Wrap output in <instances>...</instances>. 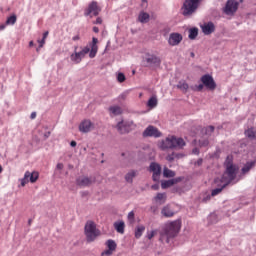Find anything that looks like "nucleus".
Here are the masks:
<instances>
[{"mask_svg": "<svg viewBox=\"0 0 256 256\" xmlns=\"http://www.w3.org/2000/svg\"><path fill=\"white\" fill-rule=\"evenodd\" d=\"M88 53H91V48L86 46L80 52H75V53L71 54L70 59H71V61H73V63H76V65H77V64L81 63V61H83L84 57Z\"/></svg>", "mask_w": 256, "mask_h": 256, "instance_id": "nucleus-9", "label": "nucleus"}, {"mask_svg": "<svg viewBox=\"0 0 256 256\" xmlns=\"http://www.w3.org/2000/svg\"><path fill=\"white\" fill-rule=\"evenodd\" d=\"M125 79H126L125 74H123L121 72L117 74L118 83H124Z\"/></svg>", "mask_w": 256, "mask_h": 256, "instance_id": "nucleus-40", "label": "nucleus"}, {"mask_svg": "<svg viewBox=\"0 0 256 256\" xmlns=\"http://www.w3.org/2000/svg\"><path fill=\"white\" fill-rule=\"evenodd\" d=\"M70 147H77V142L75 140L71 141Z\"/></svg>", "mask_w": 256, "mask_h": 256, "instance_id": "nucleus-51", "label": "nucleus"}, {"mask_svg": "<svg viewBox=\"0 0 256 256\" xmlns=\"http://www.w3.org/2000/svg\"><path fill=\"white\" fill-rule=\"evenodd\" d=\"M98 42H99V40L97 38L92 39L91 49H90V53H89L90 59L95 58V56L97 55V43Z\"/></svg>", "mask_w": 256, "mask_h": 256, "instance_id": "nucleus-22", "label": "nucleus"}, {"mask_svg": "<svg viewBox=\"0 0 256 256\" xmlns=\"http://www.w3.org/2000/svg\"><path fill=\"white\" fill-rule=\"evenodd\" d=\"M57 169H59V170L63 169V163H58L57 164Z\"/></svg>", "mask_w": 256, "mask_h": 256, "instance_id": "nucleus-56", "label": "nucleus"}, {"mask_svg": "<svg viewBox=\"0 0 256 256\" xmlns=\"http://www.w3.org/2000/svg\"><path fill=\"white\" fill-rule=\"evenodd\" d=\"M128 95H129V91H125V92H123L122 94L119 95L118 99L120 101H125V99H127Z\"/></svg>", "mask_w": 256, "mask_h": 256, "instance_id": "nucleus-41", "label": "nucleus"}, {"mask_svg": "<svg viewBox=\"0 0 256 256\" xmlns=\"http://www.w3.org/2000/svg\"><path fill=\"white\" fill-rule=\"evenodd\" d=\"M0 173H3V166L0 165Z\"/></svg>", "mask_w": 256, "mask_h": 256, "instance_id": "nucleus-61", "label": "nucleus"}, {"mask_svg": "<svg viewBox=\"0 0 256 256\" xmlns=\"http://www.w3.org/2000/svg\"><path fill=\"white\" fill-rule=\"evenodd\" d=\"M198 35H199V29L191 28L189 30V35H188L189 39H192V40L196 39Z\"/></svg>", "mask_w": 256, "mask_h": 256, "instance_id": "nucleus-35", "label": "nucleus"}, {"mask_svg": "<svg viewBox=\"0 0 256 256\" xmlns=\"http://www.w3.org/2000/svg\"><path fill=\"white\" fill-rule=\"evenodd\" d=\"M190 55H191V57H195V53H193V52Z\"/></svg>", "mask_w": 256, "mask_h": 256, "instance_id": "nucleus-62", "label": "nucleus"}, {"mask_svg": "<svg viewBox=\"0 0 256 256\" xmlns=\"http://www.w3.org/2000/svg\"><path fill=\"white\" fill-rule=\"evenodd\" d=\"M157 103H158V100H157V96H152L148 102H147V105L150 109H155V107H157Z\"/></svg>", "mask_w": 256, "mask_h": 256, "instance_id": "nucleus-32", "label": "nucleus"}, {"mask_svg": "<svg viewBox=\"0 0 256 256\" xmlns=\"http://www.w3.org/2000/svg\"><path fill=\"white\" fill-rule=\"evenodd\" d=\"M93 183H95L93 177L79 176L76 179V185H78V187H89V185H93Z\"/></svg>", "mask_w": 256, "mask_h": 256, "instance_id": "nucleus-14", "label": "nucleus"}, {"mask_svg": "<svg viewBox=\"0 0 256 256\" xmlns=\"http://www.w3.org/2000/svg\"><path fill=\"white\" fill-rule=\"evenodd\" d=\"M122 157H125V159H129V152H124L121 154Z\"/></svg>", "mask_w": 256, "mask_h": 256, "instance_id": "nucleus-49", "label": "nucleus"}, {"mask_svg": "<svg viewBox=\"0 0 256 256\" xmlns=\"http://www.w3.org/2000/svg\"><path fill=\"white\" fill-rule=\"evenodd\" d=\"M161 213L164 217H173L175 215V212L173 211V209H171L170 205H166L162 208Z\"/></svg>", "mask_w": 256, "mask_h": 256, "instance_id": "nucleus-24", "label": "nucleus"}, {"mask_svg": "<svg viewBox=\"0 0 256 256\" xmlns=\"http://www.w3.org/2000/svg\"><path fill=\"white\" fill-rule=\"evenodd\" d=\"M39 179V172L33 171L29 172L26 171L24 174V177L20 180L21 187H25L27 183H37V180Z\"/></svg>", "mask_w": 256, "mask_h": 256, "instance_id": "nucleus-8", "label": "nucleus"}, {"mask_svg": "<svg viewBox=\"0 0 256 256\" xmlns=\"http://www.w3.org/2000/svg\"><path fill=\"white\" fill-rule=\"evenodd\" d=\"M114 229H116L117 233H120L121 235H123V233H125V222L123 221L115 222Z\"/></svg>", "mask_w": 256, "mask_h": 256, "instance_id": "nucleus-25", "label": "nucleus"}, {"mask_svg": "<svg viewBox=\"0 0 256 256\" xmlns=\"http://www.w3.org/2000/svg\"><path fill=\"white\" fill-rule=\"evenodd\" d=\"M47 37H49V31H46L43 33V38L42 39H47Z\"/></svg>", "mask_w": 256, "mask_h": 256, "instance_id": "nucleus-50", "label": "nucleus"}, {"mask_svg": "<svg viewBox=\"0 0 256 256\" xmlns=\"http://www.w3.org/2000/svg\"><path fill=\"white\" fill-rule=\"evenodd\" d=\"M44 137H45V139H49V137H51V132H46L44 134Z\"/></svg>", "mask_w": 256, "mask_h": 256, "instance_id": "nucleus-54", "label": "nucleus"}, {"mask_svg": "<svg viewBox=\"0 0 256 256\" xmlns=\"http://www.w3.org/2000/svg\"><path fill=\"white\" fill-rule=\"evenodd\" d=\"M131 127H133V121H120L118 122L116 128L121 135H125V133H129L131 131Z\"/></svg>", "mask_w": 256, "mask_h": 256, "instance_id": "nucleus-13", "label": "nucleus"}, {"mask_svg": "<svg viewBox=\"0 0 256 256\" xmlns=\"http://www.w3.org/2000/svg\"><path fill=\"white\" fill-rule=\"evenodd\" d=\"M177 89H180L183 93H187L189 91V84L185 80H181L177 84Z\"/></svg>", "mask_w": 256, "mask_h": 256, "instance_id": "nucleus-26", "label": "nucleus"}, {"mask_svg": "<svg viewBox=\"0 0 256 256\" xmlns=\"http://www.w3.org/2000/svg\"><path fill=\"white\" fill-rule=\"evenodd\" d=\"M179 231H181V220H174L168 222L164 225L163 230L160 233V241L162 243H169L171 239H175L177 235H179Z\"/></svg>", "mask_w": 256, "mask_h": 256, "instance_id": "nucleus-1", "label": "nucleus"}, {"mask_svg": "<svg viewBox=\"0 0 256 256\" xmlns=\"http://www.w3.org/2000/svg\"><path fill=\"white\" fill-rule=\"evenodd\" d=\"M94 129H95V124H93L91 120H84L83 122H81L79 126V131H81V133H89Z\"/></svg>", "mask_w": 256, "mask_h": 256, "instance_id": "nucleus-16", "label": "nucleus"}, {"mask_svg": "<svg viewBox=\"0 0 256 256\" xmlns=\"http://www.w3.org/2000/svg\"><path fill=\"white\" fill-rule=\"evenodd\" d=\"M144 67H159L161 65V58L154 54H146L143 58Z\"/></svg>", "mask_w": 256, "mask_h": 256, "instance_id": "nucleus-6", "label": "nucleus"}, {"mask_svg": "<svg viewBox=\"0 0 256 256\" xmlns=\"http://www.w3.org/2000/svg\"><path fill=\"white\" fill-rule=\"evenodd\" d=\"M72 39L73 41H79V36H74Z\"/></svg>", "mask_w": 256, "mask_h": 256, "instance_id": "nucleus-59", "label": "nucleus"}, {"mask_svg": "<svg viewBox=\"0 0 256 256\" xmlns=\"http://www.w3.org/2000/svg\"><path fill=\"white\" fill-rule=\"evenodd\" d=\"M183 157H185V155H183L181 153L173 152L172 154H170L168 156V161H175V160L183 159Z\"/></svg>", "mask_w": 256, "mask_h": 256, "instance_id": "nucleus-31", "label": "nucleus"}, {"mask_svg": "<svg viewBox=\"0 0 256 256\" xmlns=\"http://www.w3.org/2000/svg\"><path fill=\"white\" fill-rule=\"evenodd\" d=\"M143 233H145V226H137L135 229V238L136 239H141Z\"/></svg>", "mask_w": 256, "mask_h": 256, "instance_id": "nucleus-30", "label": "nucleus"}, {"mask_svg": "<svg viewBox=\"0 0 256 256\" xmlns=\"http://www.w3.org/2000/svg\"><path fill=\"white\" fill-rule=\"evenodd\" d=\"M109 111L112 115H121L123 113V109L120 106H112L109 108Z\"/></svg>", "mask_w": 256, "mask_h": 256, "instance_id": "nucleus-33", "label": "nucleus"}, {"mask_svg": "<svg viewBox=\"0 0 256 256\" xmlns=\"http://www.w3.org/2000/svg\"><path fill=\"white\" fill-rule=\"evenodd\" d=\"M214 131H215L214 126H207L206 128L202 129V133H205L207 137H211Z\"/></svg>", "mask_w": 256, "mask_h": 256, "instance_id": "nucleus-34", "label": "nucleus"}, {"mask_svg": "<svg viewBox=\"0 0 256 256\" xmlns=\"http://www.w3.org/2000/svg\"><path fill=\"white\" fill-rule=\"evenodd\" d=\"M193 155H199V148H194L192 150Z\"/></svg>", "mask_w": 256, "mask_h": 256, "instance_id": "nucleus-48", "label": "nucleus"}, {"mask_svg": "<svg viewBox=\"0 0 256 256\" xmlns=\"http://www.w3.org/2000/svg\"><path fill=\"white\" fill-rule=\"evenodd\" d=\"M93 31H94V33H99V28L97 26H94Z\"/></svg>", "mask_w": 256, "mask_h": 256, "instance_id": "nucleus-57", "label": "nucleus"}, {"mask_svg": "<svg viewBox=\"0 0 256 256\" xmlns=\"http://www.w3.org/2000/svg\"><path fill=\"white\" fill-rule=\"evenodd\" d=\"M181 41H183V36H181V34H179V33L170 34L169 39H168V43L172 47L179 45V43H181Z\"/></svg>", "mask_w": 256, "mask_h": 256, "instance_id": "nucleus-19", "label": "nucleus"}, {"mask_svg": "<svg viewBox=\"0 0 256 256\" xmlns=\"http://www.w3.org/2000/svg\"><path fill=\"white\" fill-rule=\"evenodd\" d=\"M149 171L153 173L152 179L155 183H159V180L161 179V165H159L156 162H152L149 167Z\"/></svg>", "mask_w": 256, "mask_h": 256, "instance_id": "nucleus-11", "label": "nucleus"}, {"mask_svg": "<svg viewBox=\"0 0 256 256\" xmlns=\"http://www.w3.org/2000/svg\"><path fill=\"white\" fill-rule=\"evenodd\" d=\"M255 167V161L247 162L241 169L240 178L245 177Z\"/></svg>", "mask_w": 256, "mask_h": 256, "instance_id": "nucleus-21", "label": "nucleus"}, {"mask_svg": "<svg viewBox=\"0 0 256 256\" xmlns=\"http://www.w3.org/2000/svg\"><path fill=\"white\" fill-rule=\"evenodd\" d=\"M199 147H208L209 146V139L202 138L198 141Z\"/></svg>", "mask_w": 256, "mask_h": 256, "instance_id": "nucleus-38", "label": "nucleus"}, {"mask_svg": "<svg viewBox=\"0 0 256 256\" xmlns=\"http://www.w3.org/2000/svg\"><path fill=\"white\" fill-rule=\"evenodd\" d=\"M17 23V15L12 14L6 20V25H15Z\"/></svg>", "mask_w": 256, "mask_h": 256, "instance_id": "nucleus-36", "label": "nucleus"}, {"mask_svg": "<svg viewBox=\"0 0 256 256\" xmlns=\"http://www.w3.org/2000/svg\"><path fill=\"white\" fill-rule=\"evenodd\" d=\"M167 200V195L165 193H158L155 197L156 203H159L160 205H163L165 201Z\"/></svg>", "mask_w": 256, "mask_h": 256, "instance_id": "nucleus-29", "label": "nucleus"}, {"mask_svg": "<svg viewBox=\"0 0 256 256\" xmlns=\"http://www.w3.org/2000/svg\"><path fill=\"white\" fill-rule=\"evenodd\" d=\"M33 45H34L33 41H30L29 42V47H33Z\"/></svg>", "mask_w": 256, "mask_h": 256, "instance_id": "nucleus-60", "label": "nucleus"}, {"mask_svg": "<svg viewBox=\"0 0 256 256\" xmlns=\"http://www.w3.org/2000/svg\"><path fill=\"white\" fill-rule=\"evenodd\" d=\"M37 117V113L36 112H32L30 115L31 119H35Z\"/></svg>", "mask_w": 256, "mask_h": 256, "instance_id": "nucleus-53", "label": "nucleus"}, {"mask_svg": "<svg viewBox=\"0 0 256 256\" xmlns=\"http://www.w3.org/2000/svg\"><path fill=\"white\" fill-rule=\"evenodd\" d=\"M128 221H131L132 223L135 221V212L131 211L128 213Z\"/></svg>", "mask_w": 256, "mask_h": 256, "instance_id": "nucleus-43", "label": "nucleus"}, {"mask_svg": "<svg viewBox=\"0 0 256 256\" xmlns=\"http://www.w3.org/2000/svg\"><path fill=\"white\" fill-rule=\"evenodd\" d=\"M143 137H154V139H159L163 136V133L153 125H149L142 133Z\"/></svg>", "mask_w": 256, "mask_h": 256, "instance_id": "nucleus-10", "label": "nucleus"}, {"mask_svg": "<svg viewBox=\"0 0 256 256\" xmlns=\"http://www.w3.org/2000/svg\"><path fill=\"white\" fill-rule=\"evenodd\" d=\"M226 161H233V156H227Z\"/></svg>", "mask_w": 256, "mask_h": 256, "instance_id": "nucleus-58", "label": "nucleus"}, {"mask_svg": "<svg viewBox=\"0 0 256 256\" xmlns=\"http://www.w3.org/2000/svg\"><path fill=\"white\" fill-rule=\"evenodd\" d=\"M183 181V177H177L170 180H163L161 182L162 189H169V187H173V185H177V183H181Z\"/></svg>", "mask_w": 256, "mask_h": 256, "instance_id": "nucleus-17", "label": "nucleus"}, {"mask_svg": "<svg viewBox=\"0 0 256 256\" xmlns=\"http://www.w3.org/2000/svg\"><path fill=\"white\" fill-rule=\"evenodd\" d=\"M224 189H225V187H223V185H222L221 188H216V189L212 190V193H211L212 197L219 195V193H221V191H223Z\"/></svg>", "mask_w": 256, "mask_h": 256, "instance_id": "nucleus-39", "label": "nucleus"}, {"mask_svg": "<svg viewBox=\"0 0 256 256\" xmlns=\"http://www.w3.org/2000/svg\"><path fill=\"white\" fill-rule=\"evenodd\" d=\"M107 250L103 251L101 253V256H111L113 255V252L117 249V243H115L113 240H108L106 242Z\"/></svg>", "mask_w": 256, "mask_h": 256, "instance_id": "nucleus-18", "label": "nucleus"}, {"mask_svg": "<svg viewBox=\"0 0 256 256\" xmlns=\"http://www.w3.org/2000/svg\"><path fill=\"white\" fill-rule=\"evenodd\" d=\"M245 135L249 139H255L256 138V132H255V130L253 128H250V129L246 130L245 131Z\"/></svg>", "mask_w": 256, "mask_h": 256, "instance_id": "nucleus-37", "label": "nucleus"}, {"mask_svg": "<svg viewBox=\"0 0 256 256\" xmlns=\"http://www.w3.org/2000/svg\"><path fill=\"white\" fill-rule=\"evenodd\" d=\"M175 171L167 168V167H164L163 169V177H165L166 179H171L173 177H175Z\"/></svg>", "mask_w": 256, "mask_h": 256, "instance_id": "nucleus-27", "label": "nucleus"}, {"mask_svg": "<svg viewBox=\"0 0 256 256\" xmlns=\"http://www.w3.org/2000/svg\"><path fill=\"white\" fill-rule=\"evenodd\" d=\"M6 27H7V24H2V25H0V31L5 30Z\"/></svg>", "mask_w": 256, "mask_h": 256, "instance_id": "nucleus-55", "label": "nucleus"}, {"mask_svg": "<svg viewBox=\"0 0 256 256\" xmlns=\"http://www.w3.org/2000/svg\"><path fill=\"white\" fill-rule=\"evenodd\" d=\"M224 167L226 170L222 176L223 187H227L229 183L235 181L237 177V173H239V166L233 164L232 161H228L224 163Z\"/></svg>", "mask_w": 256, "mask_h": 256, "instance_id": "nucleus-2", "label": "nucleus"}, {"mask_svg": "<svg viewBox=\"0 0 256 256\" xmlns=\"http://www.w3.org/2000/svg\"><path fill=\"white\" fill-rule=\"evenodd\" d=\"M151 19V16L149 15V13L145 12V11H141L138 15V21L139 23H149V20Z\"/></svg>", "mask_w": 256, "mask_h": 256, "instance_id": "nucleus-23", "label": "nucleus"}, {"mask_svg": "<svg viewBox=\"0 0 256 256\" xmlns=\"http://www.w3.org/2000/svg\"><path fill=\"white\" fill-rule=\"evenodd\" d=\"M159 147L163 151H165V149H181L185 147V140L176 136H168L159 143Z\"/></svg>", "mask_w": 256, "mask_h": 256, "instance_id": "nucleus-3", "label": "nucleus"}, {"mask_svg": "<svg viewBox=\"0 0 256 256\" xmlns=\"http://www.w3.org/2000/svg\"><path fill=\"white\" fill-rule=\"evenodd\" d=\"M84 234L87 243H93V241H95L97 237L101 236V230L97 229V224H95V222L89 220L85 224Z\"/></svg>", "mask_w": 256, "mask_h": 256, "instance_id": "nucleus-4", "label": "nucleus"}, {"mask_svg": "<svg viewBox=\"0 0 256 256\" xmlns=\"http://www.w3.org/2000/svg\"><path fill=\"white\" fill-rule=\"evenodd\" d=\"M151 189H153V191H159V184L152 185Z\"/></svg>", "mask_w": 256, "mask_h": 256, "instance_id": "nucleus-47", "label": "nucleus"}, {"mask_svg": "<svg viewBox=\"0 0 256 256\" xmlns=\"http://www.w3.org/2000/svg\"><path fill=\"white\" fill-rule=\"evenodd\" d=\"M198 165H201V162H198Z\"/></svg>", "mask_w": 256, "mask_h": 256, "instance_id": "nucleus-63", "label": "nucleus"}, {"mask_svg": "<svg viewBox=\"0 0 256 256\" xmlns=\"http://www.w3.org/2000/svg\"><path fill=\"white\" fill-rule=\"evenodd\" d=\"M239 9V3L235 0H228L224 8V13L226 15H234Z\"/></svg>", "mask_w": 256, "mask_h": 256, "instance_id": "nucleus-12", "label": "nucleus"}, {"mask_svg": "<svg viewBox=\"0 0 256 256\" xmlns=\"http://www.w3.org/2000/svg\"><path fill=\"white\" fill-rule=\"evenodd\" d=\"M204 84H200L197 86V91H203Z\"/></svg>", "mask_w": 256, "mask_h": 256, "instance_id": "nucleus-52", "label": "nucleus"}, {"mask_svg": "<svg viewBox=\"0 0 256 256\" xmlns=\"http://www.w3.org/2000/svg\"><path fill=\"white\" fill-rule=\"evenodd\" d=\"M221 154V150L216 151L212 159H219V155Z\"/></svg>", "mask_w": 256, "mask_h": 256, "instance_id": "nucleus-45", "label": "nucleus"}, {"mask_svg": "<svg viewBox=\"0 0 256 256\" xmlns=\"http://www.w3.org/2000/svg\"><path fill=\"white\" fill-rule=\"evenodd\" d=\"M155 235H157V230L147 232V239L151 240L153 237H155Z\"/></svg>", "mask_w": 256, "mask_h": 256, "instance_id": "nucleus-42", "label": "nucleus"}, {"mask_svg": "<svg viewBox=\"0 0 256 256\" xmlns=\"http://www.w3.org/2000/svg\"><path fill=\"white\" fill-rule=\"evenodd\" d=\"M135 177H137V171L132 170L126 174L125 181H127V183H133V179H135Z\"/></svg>", "mask_w": 256, "mask_h": 256, "instance_id": "nucleus-28", "label": "nucleus"}, {"mask_svg": "<svg viewBox=\"0 0 256 256\" xmlns=\"http://www.w3.org/2000/svg\"><path fill=\"white\" fill-rule=\"evenodd\" d=\"M99 13H101V7H99L97 1L89 3L88 7L84 10L85 17H97Z\"/></svg>", "mask_w": 256, "mask_h": 256, "instance_id": "nucleus-7", "label": "nucleus"}, {"mask_svg": "<svg viewBox=\"0 0 256 256\" xmlns=\"http://www.w3.org/2000/svg\"><path fill=\"white\" fill-rule=\"evenodd\" d=\"M94 23H96V25H101L103 23V19L98 17Z\"/></svg>", "mask_w": 256, "mask_h": 256, "instance_id": "nucleus-46", "label": "nucleus"}, {"mask_svg": "<svg viewBox=\"0 0 256 256\" xmlns=\"http://www.w3.org/2000/svg\"><path fill=\"white\" fill-rule=\"evenodd\" d=\"M201 81L203 85L207 87V89H210L211 91H213L217 87V84H215V80H213V77L209 74L202 76Z\"/></svg>", "mask_w": 256, "mask_h": 256, "instance_id": "nucleus-15", "label": "nucleus"}, {"mask_svg": "<svg viewBox=\"0 0 256 256\" xmlns=\"http://www.w3.org/2000/svg\"><path fill=\"white\" fill-rule=\"evenodd\" d=\"M202 0H185L182 6V15L184 17H191L199 7Z\"/></svg>", "mask_w": 256, "mask_h": 256, "instance_id": "nucleus-5", "label": "nucleus"}, {"mask_svg": "<svg viewBox=\"0 0 256 256\" xmlns=\"http://www.w3.org/2000/svg\"><path fill=\"white\" fill-rule=\"evenodd\" d=\"M38 43H39V48L36 49L37 52H39V49H41L43 45H45V38H42V40H38Z\"/></svg>", "mask_w": 256, "mask_h": 256, "instance_id": "nucleus-44", "label": "nucleus"}, {"mask_svg": "<svg viewBox=\"0 0 256 256\" xmlns=\"http://www.w3.org/2000/svg\"><path fill=\"white\" fill-rule=\"evenodd\" d=\"M201 29L204 35H211V33L215 32V24L213 22L204 23Z\"/></svg>", "mask_w": 256, "mask_h": 256, "instance_id": "nucleus-20", "label": "nucleus"}]
</instances>
